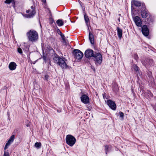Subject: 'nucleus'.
Instances as JSON below:
<instances>
[{
  "label": "nucleus",
  "instance_id": "f257e3e1",
  "mask_svg": "<svg viewBox=\"0 0 156 156\" xmlns=\"http://www.w3.org/2000/svg\"><path fill=\"white\" fill-rule=\"evenodd\" d=\"M53 59L54 62L59 65L62 69H66L68 67V66L65 61V60L66 61V60L64 58L60 57L55 53L53 54Z\"/></svg>",
  "mask_w": 156,
  "mask_h": 156
},
{
  "label": "nucleus",
  "instance_id": "f03ea898",
  "mask_svg": "<svg viewBox=\"0 0 156 156\" xmlns=\"http://www.w3.org/2000/svg\"><path fill=\"white\" fill-rule=\"evenodd\" d=\"M29 40L32 42H36L38 39V33L35 30H30L26 34Z\"/></svg>",
  "mask_w": 156,
  "mask_h": 156
},
{
  "label": "nucleus",
  "instance_id": "7ed1b4c3",
  "mask_svg": "<svg viewBox=\"0 0 156 156\" xmlns=\"http://www.w3.org/2000/svg\"><path fill=\"white\" fill-rule=\"evenodd\" d=\"M85 56L88 58L91 57L94 58L93 59L95 62V63L96 64L98 63V53H96V52L95 53H94L93 51L90 49H88L85 52Z\"/></svg>",
  "mask_w": 156,
  "mask_h": 156
},
{
  "label": "nucleus",
  "instance_id": "20e7f679",
  "mask_svg": "<svg viewBox=\"0 0 156 156\" xmlns=\"http://www.w3.org/2000/svg\"><path fill=\"white\" fill-rule=\"evenodd\" d=\"M26 12L28 14H26L23 16L27 18H31L33 17L36 13V11L34 7L32 6L30 8L27 10Z\"/></svg>",
  "mask_w": 156,
  "mask_h": 156
},
{
  "label": "nucleus",
  "instance_id": "39448f33",
  "mask_svg": "<svg viewBox=\"0 0 156 156\" xmlns=\"http://www.w3.org/2000/svg\"><path fill=\"white\" fill-rule=\"evenodd\" d=\"M66 140L68 145L70 146H73L76 142V139L73 136L68 135L66 136Z\"/></svg>",
  "mask_w": 156,
  "mask_h": 156
},
{
  "label": "nucleus",
  "instance_id": "423d86ee",
  "mask_svg": "<svg viewBox=\"0 0 156 156\" xmlns=\"http://www.w3.org/2000/svg\"><path fill=\"white\" fill-rule=\"evenodd\" d=\"M73 54L75 58L78 60L81 59L83 55V53L78 49H74L73 52Z\"/></svg>",
  "mask_w": 156,
  "mask_h": 156
},
{
  "label": "nucleus",
  "instance_id": "0eeeda50",
  "mask_svg": "<svg viewBox=\"0 0 156 156\" xmlns=\"http://www.w3.org/2000/svg\"><path fill=\"white\" fill-rule=\"evenodd\" d=\"M107 104L109 106V107L113 110H115L116 108V104L115 102L112 101L111 100H109L107 101Z\"/></svg>",
  "mask_w": 156,
  "mask_h": 156
},
{
  "label": "nucleus",
  "instance_id": "6e6552de",
  "mask_svg": "<svg viewBox=\"0 0 156 156\" xmlns=\"http://www.w3.org/2000/svg\"><path fill=\"white\" fill-rule=\"evenodd\" d=\"M134 21L138 27H141L142 22L140 18L138 16H136L134 18Z\"/></svg>",
  "mask_w": 156,
  "mask_h": 156
},
{
  "label": "nucleus",
  "instance_id": "1a4fd4ad",
  "mask_svg": "<svg viewBox=\"0 0 156 156\" xmlns=\"http://www.w3.org/2000/svg\"><path fill=\"white\" fill-rule=\"evenodd\" d=\"M142 31L143 34L146 36H147L149 34V30L146 25H144L142 27Z\"/></svg>",
  "mask_w": 156,
  "mask_h": 156
},
{
  "label": "nucleus",
  "instance_id": "9d476101",
  "mask_svg": "<svg viewBox=\"0 0 156 156\" xmlns=\"http://www.w3.org/2000/svg\"><path fill=\"white\" fill-rule=\"evenodd\" d=\"M81 101L84 104H87L89 102V97L85 94H83L81 97Z\"/></svg>",
  "mask_w": 156,
  "mask_h": 156
},
{
  "label": "nucleus",
  "instance_id": "9b49d317",
  "mask_svg": "<svg viewBox=\"0 0 156 156\" xmlns=\"http://www.w3.org/2000/svg\"><path fill=\"white\" fill-rule=\"evenodd\" d=\"M141 15L142 17L143 18H147V19H148L149 17H150L149 13L144 10L141 11Z\"/></svg>",
  "mask_w": 156,
  "mask_h": 156
},
{
  "label": "nucleus",
  "instance_id": "f8f14e48",
  "mask_svg": "<svg viewBox=\"0 0 156 156\" xmlns=\"http://www.w3.org/2000/svg\"><path fill=\"white\" fill-rule=\"evenodd\" d=\"M16 64L14 62H10L9 66V68L11 70H15L16 68Z\"/></svg>",
  "mask_w": 156,
  "mask_h": 156
},
{
  "label": "nucleus",
  "instance_id": "ddd939ff",
  "mask_svg": "<svg viewBox=\"0 0 156 156\" xmlns=\"http://www.w3.org/2000/svg\"><path fill=\"white\" fill-rule=\"evenodd\" d=\"M89 38L90 43L92 44H94V36L90 32L89 34Z\"/></svg>",
  "mask_w": 156,
  "mask_h": 156
},
{
  "label": "nucleus",
  "instance_id": "4468645a",
  "mask_svg": "<svg viewBox=\"0 0 156 156\" xmlns=\"http://www.w3.org/2000/svg\"><path fill=\"white\" fill-rule=\"evenodd\" d=\"M84 18L85 22L86 23L87 25V26L88 28L89 29V25L88 23L89 22V19L88 17L87 16L86 14H84Z\"/></svg>",
  "mask_w": 156,
  "mask_h": 156
},
{
  "label": "nucleus",
  "instance_id": "2eb2a0df",
  "mask_svg": "<svg viewBox=\"0 0 156 156\" xmlns=\"http://www.w3.org/2000/svg\"><path fill=\"white\" fill-rule=\"evenodd\" d=\"M117 33L119 37L121 39L122 37V30L119 27H117Z\"/></svg>",
  "mask_w": 156,
  "mask_h": 156
},
{
  "label": "nucleus",
  "instance_id": "dca6fc26",
  "mask_svg": "<svg viewBox=\"0 0 156 156\" xmlns=\"http://www.w3.org/2000/svg\"><path fill=\"white\" fill-rule=\"evenodd\" d=\"M102 61V55L101 54L98 53V64H101Z\"/></svg>",
  "mask_w": 156,
  "mask_h": 156
},
{
  "label": "nucleus",
  "instance_id": "f3484780",
  "mask_svg": "<svg viewBox=\"0 0 156 156\" xmlns=\"http://www.w3.org/2000/svg\"><path fill=\"white\" fill-rule=\"evenodd\" d=\"M132 5L133 4L136 6H139L141 5V3L137 1L133 0L131 2Z\"/></svg>",
  "mask_w": 156,
  "mask_h": 156
},
{
  "label": "nucleus",
  "instance_id": "a211bd4d",
  "mask_svg": "<svg viewBox=\"0 0 156 156\" xmlns=\"http://www.w3.org/2000/svg\"><path fill=\"white\" fill-rule=\"evenodd\" d=\"M56 23L58 26H62L63 25L64 22L62 20L59 19L56 21Z\"/></svg>",
  "mask_w": 156,
  "mask_h": 156
},
{
  "label": "nucleus",
  "instance_id": "6ab92c4d",
  "mask_svg": "<svg viewBox=\"0 0 156 156\" xmlns=\"http://www.w3.org/2000/svg\"><path fill=\"white\" fill-rule=\"evenodd\" d=\"M15 139V136L14 135H12L7 142V143L10 144L11 143L13 142Z\"/></svg>",
  "mask_w": 156,
  "mask_h": 156
},
{
  "label": "nucleus",
  "instance_id": "aec40b11",
  "mask_svg": "<svg viewBox=\"0 0 156 156\" xmlns=\"http://www.w3.org/2000/svg\"><path fill=\"white\" fill-rule=\"evenodd\" d=\"M45 48L47 51L48 50H49L51 51V52H53L54 53H55L54 50L49 46L48 45L46 46Z\"/></svg>",
  "mask_w": 156,
  "mask_h": 156
},
{
  "label": "nucleus",
  "instance_id": "412c9836",
  "mask_svg": "<svg viewBox=\"0 0 156 156\" xmlns=\"http://www.w3.org/2000/svg\"><path fill=\"white\" fill-rule=\"evenodd\" d=\"M41 146V142H36L34 146L37 149L40 148Z\"/></svg>",
  "mask_w": 156,
  "mask_h": 156
},
{
  "label": "nucleus",
  "instance_id": "4be33fe9",
  "mask_svg": "<svg viewBox=\"0 0 156 156\" xmlns=\"http://www.w3.org/2000/svg\"><path fill=\"white\" fill-rule=\"evenodd\" d=\"M12 1L13 0H6L5 2V3L7 4H10L11 2H12V4H14L15 2L14 1L13 2H12Z\"/></svg>",
  "mask_w": 156,
  "mask_h": 156
},
{
  "label": "nucleus",
  "instance_id": "5701e85b",
  "mask_svg": "<svg viewBox=\"0 0 156 156\" xmlns=\"http://www.w3.org/2000/svg\"><path fill=\"white\" fill-rule=\"evenodd\" d=\"M133 69H134V71L137 72L139 71V68L136 65H133Z\"/></svg>",
  "mask_w": 156,
  "mask_h": 156
},
{
  "label": "nucleus",
  "instance_id": "b1692460",
  "mask_svg": "<svg viewBox=\"0 0 156 156\" xmlns=\"http://www.w3.org/2000/svg\"><path fill=\"white\" fill-rule=\"evenodd\" d=\"M119 115L120 117L121 118V119L123 120V119L124 114L122 112H120L119 113Z\"/></svg>",
  "mask_w": 156,
  "mask_h": 156
},
{
  "label": "nucleus",
  "instance_id": "393cba45",
  "mask_svg": "<svg viewBox=\"0 0 156 156\" xmlns=\"http://www.w3.org/2000/svg\"><path fill=\"white\" fill-rule=\"evenodd\" d=\"M18 52L20 54H21L23 53L22 49L20 48H19L17 49Z\"/></svg>",
  "mask_w": 156,
  "mask_h": 156
},
{
  "label": "nucleus",
  "instance_id": "a878e982",
  "mask_svg": "<svg viewBox=\"0 0 156 156\" xmlns=\"http://www.w3.org/2000/svg\"><path fill=\"white\" fill-rule=\"evenodd\" d=\"M62 40V42L63 44L64 45H66L67 44V42L66 41L65 39H63Z\"/></svg>",
  "mask_w": 156,
  "mask_h": 156
},
{
  "label": "nucleus",
  "instance_id": "bb28decb",
  "mask_svg": "<svg viewBox=\"0 0 156 156\" xmlns=\"http://www.w3.org/2000/svg\"><path fill=\"white\" fill-rule=\"evenodd\" d=\"M3 156H9V153L8 152L5 151Z\"/></svg>",
  "mask_w": 156,
  "mask_h": 156
},
{
  "label": "nucleus",
  "instance_id": "cd10ccee",
  "mask_svg": "<svg viewBox=\"0 0 156 156\" xmlns=\"http://www.w3.org/2000/svg\"><path fill=\"white\" fill-rule=\"evenodd\" d=\"M10 144H8V143H7L5 145V146L4 147V149L5 150L6 149L8 148V146H9L10 145Z\"/></svg>",
  "mask_w": 156,
  "mask_h": 156
},
{
  "label": "nucleus",
  "instance_id": "c85d7f7f",
  "mask_svg": "<svg viewBox=\"0 0 156 156\" xmlns=\"http://www.w3.org/2000/svg\"><path fill=\"white\" fill-rule=\"evenodd\" d=\"M43 60L45 62H46L47 60V57L45 55H43Z\"/></svg>",
  "mask_w": 156,
  "mask_h": 156
},
{
  "label": "nucleus",
  "instance_id": "c756f323",
  "mask_svg": "<svg viewBox=\"0 0 156 156\" xmlns=\"http://www.w3.org/2000/svg\"><path fill=\"white\" fill-rule=\"evenodd\" d=\"M57 32L58 33V34H59L60 35H62V33L60 31V30L59 29H58L57 30Z\"/></svg>",
  "mask_w": 156,
  "mask_h": 156
},
{
  "label": "nucleus",
  "instance_id": "7c9ffc66",
  "mask_svg": "<svg viewBox=\"0 0 156 156\" xmlns=\"http://www.w3.org/2000/svg\"><path fill=\"white\" fill-rule=\"evenodd\" d=\"M60 36L62 38V39H65V36L63 34H62L60 35Z\"/></svg>",
  "mask_w": 156,
  "mask_h": 156
},
{
  "label": "nucleus",
  "instance_id": "2f4dec72",
  "mask_svg": "<svg viewBox=\"0 0 156 156\" xmlns=\"http://www.w3.org/2000/svg\"><path fill=\"white\" fill-rule=\"evenodd\" d=\"M45 78L46 80H47L48 78V75H45Z\"/></svg>",
  "mask_w": 156,
  "mask_h": 156
},
{
  "label": "nucleus",
  "instance_id": "473e14b6",
  "mask_svg": "<svg viewBox=\"0 0 156 156\" xmlns=\"http://www.w3.org/2000/svg\"><path fill=\"white\" fill-rule=\"evenodd\" d=\"M105 93H104V94H103V98H105Z\"/></svg>",
  "mask_w": 156,
  "mask_h": 156
},
{
  "label": "nucleus",
  "instance_id": "72a5a7b5",
  "mask_svg": "<svg viewBox=\"0 0 156 156\" xmlns=\"http://www.w3.org/2000/svg\"><path fill=\"white\" fill-rule=\"evenodd\" d=\"M108 147L107 146H105V149H107L108 148Z\"/></svg>",
  "mask_w": 156,
  "mask_h": 156
},
{
  "label": "nucleus",
  "instance_id": "f704fd0d",
  "mask_svg": "<svg viewBox=\"0 0 156 156\" xmlns=\"http://www.w3.org/2000/svg\"><path fill=\"white\" fill-rule=\"evenodd\" d=\"M42 2H43L44 3L46 2V0H41Z\"/></svg>",
  "mask_w": 156,
  "mask_h": 156
},
{
  "label": "nucleus",
  "instance_id": "c9c22d12",
  "mask_svg": "<svg viewBox=\"0 0 156 156\" xmlns=\"http://www.w3.org/2000/svg\"><path fill=\"white\" fill-rule=\"evenodd\" d=\"M57 112H61V110H58Z\"/></svg>",
  "mask_w": 156,
  "mask_h": 156
},
{
  "label": "nucleus",
  "instance_id": "e433bc0d",
  "mask_svg": "<svg viewBox=\"0 0 156 156\" xmlns=\"http://www.w3.org/2000/svg\"><path fill=\"white\" fill-rule=\"evenodd\" d=\"M118 20H119V22L120 21V19H119V18L118 19Z\"/></svg>",
  "mask_w": 156,
  "mask_h": 156
},
{
  "label": "nucleus",
  "instance_id": "4c0bfd02",
  "mask_svg": "<svg viewBox=\"0 0 156 156\" xmlns=\"http://www.w3.org/2000/svg\"><path fill=\"white\" fill-rule=\"evenodd\" d=\"M96 95H98L97 94V92H96Z\"/></svg>",
  "mask_w": 156,
  "mask_h": 156
},
{
  "label": "nucleus",
  "instance_id": "58836bf2",
  "mask_svg": "<svg viewBox=\"0 0 156 156\" xmlns=\"http://www.w3.org/2000/svg\"><path fill=\"white\" fill-rule=\"evenodd\" d=\"M106 154H107V150L106 151Z\"/></svg>",
  "mask_w": 156,
  "mask_h": 156
},
{
  "label": "nucleus",
  "instance_id": "ea45409f",
  "mask_svg": "<svg viewBox=\"0 0 156 156\" xmlns=\"http://www.w3.org/2000/svg\"><path fill=\"white\" fill-rule=\"evenodd\" d=\"M120 15H120V14H119V16H120Z\"/></svg>",
  "mask_w": 156,
  "mask_h": 156
},
{
  "label": "nucleus",
  "instance_id": "a19ab883",
  "mask_svg": "<svg viewBox=\"0 0 156 156\" xmlns=\"http://www.w3.org/2000/svg\"><path fill=\"white\" fill-rule=\"evenodd\" d=\"M65 22H66V21H65Z\"/></svg>",
  "mask_w": 156,
  "mask_h": 156
}]
</instances>
